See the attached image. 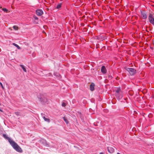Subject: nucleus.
<instances>
[{
    "mask_svg": "<svg viewBox=\"0 0 154 154\" xmlns=\"http://www.w3.org/2000/svg\"><path fill=\"white\" fill-rule=\"evenodd\" d=\"M63 120H64V121H65V122H66V123L67 124H68V120H67V119L66 118V117H63Z\"/></svg>",
    "mask_w": 154,
    "mask_h": 154,
    "instance_id": "ddd939ff",
    "label": "nucleus"
},
{
    "mask_svg": "<svg viewBox=\"0 0 154 154\" xmlns=\"http://www.w3.org/2000/svg\"><path fill=\"white\" fill-rule=\"evenodd\" d=\"M62 105L63 106H66V103H63L62 104Z\"/></svg>",
    "mask_w": 154,
    "mask_h": 154,
    "instance_id": "f3484780",
    "label": "nucleus"
},
{
    "mask_svg": "<svg viewBox=\"0 0 154 154\" xmlns=\"http://www.w3.org/2000/svg\"><path fill=\"white\" fill-rule=\"evenodd\" d=\"M126 69L131 75H134L136 72V70L133 68H127Z\"/></svg>",
    "mask_w": 154,
    "mask_h": 154,
    "instance_id": "f03ea898",
    "label": "nucleus"
},
{
    "mask_svg": "<svg viewBox=\"0 0 154 154\" xmlns=\"http://www.w3.org/2000/svg\"><path fill=\"white\" fill-rule=\"evenodd\" d=\"M43 118L45 121L47 122H50V120L49 119H47L45 117H44Z\"/></svg>",
    "mask_w": 154,
    "mask_h": 154,
    "instance_id": "4468645a",
    "label": "nucleus"
},
{
    "mask_svg": "<svg viewBox=\"0 0 154 154\" xmlns=\"http://www.w3.org/2000/svg\"><path fill=\"white\" fill-rule=\"evenodd\" d=\"M149 22L152 24L154 25V18L152 14H149Z\"/></svg>",
    "mask_w": 154,
    "mask_h": 154,
    "instance_id": "7ed1b4c3",
    "label": "nucleus"
},
{
    "mask_svg": "<svg viewBox=\"0 0 154 154\" xmlns=\"http://www.w3.org/2000/svg\"><path fill=\"white\" fill-rule=\"evenodd\" d=\"M141 16L144 19H146L147 17L146 14L143 12H141Z\"/></svg>",
    "mask_w": 154,
    "mask_h": 154,
    "instance_id": "0eeeda50",
    "label": "nucleus"
},
{
    "mask_svg": "<svg viewBox=\"0 0 154 154\" xmlns=\"http://www.w3.org/2000/svg\"><path fill=\"white\" fill-rule=\"evenodd\" d=\"M100 154H104L102 152H101L100 153Z\"/></svg>",
    "mask_w": 154,
    "mask_h": 154,
    "instance_id": "6ab92c4d",
    "label": "nucleus"
},
{
    "mask_svg": "<svg viewBox=\"0 0 154 154\" xmlns=\"http://www.w3.org/2000/svg\"><path fill=\"white\" fill-rule=\"evenodd\" d=\"M0 84L2 87V88H3V89H4V87H3V85L2 84V83L1 82H0Z\"/></svg>",
    "mask_w": 154,
    "mask_h": 154,
    "instance_id": "a211bd4d",
    "label": "nucleus"
},
{
    "mask_svg": "<svg viewBox=\"0 0 154 154\" xmlns=\"http://www.w3.org/2000/svg\"><path fill=\"white\" fill-rule=\"evenodd\" d=\"M13 28L14 30H17L19 29V28L18 26L16 25L14 26H13Z\"/></svg>",
    "mask_w": 154,
    "mask_h": 154,
    "instance_id": "9b49d317",
    "label": "nucleus"
},
{
    "mask_svg": "<svg viewBox=\"0 0 154 154\" xmlns=\"http://www.w3.org/2000/svg\"><path fill=\"white\" fill-rule=\"evenodd\" d=\"M101 71L104 74H105L106 72V69L104 66H102L101 69Z\"/></svg>",
    "mask_w": 154,
    "mask_h": 154,
    "instance_id": "423d86ee",
    "label": "nucleus"
},
{
    "mask_svg": "<svg viewBox=\"0 0 154 154\" xmlns=\"http://www.w3.org/2000/svg\"><path fill=\"white\" fill-rule=\"evenodd\" d=\"M0 111L1 112H2V110L0 109Z\"/></svg>",
    "mask_w": 154,
    "mask_h": 154,
    "instance_id": "aec40b11",
    "label": "nucleus"
},
{
    "mask_svg": "<svg viewBox=\"0 0 154 154\" xmlns=\"http://www.w3.org/2000/svg\"><path fill=\"white\" fill-rule=\"evenodd\" d=\"M61 5L60 4H59L57 5V8L58 9V8H60L61 7Z\"/></svg>",
    "mask_w": 154,
    "mask_h": 154,
    "instance_id": "2eb2a0df",
    "label": "nucleus"
},
{
    "mask_svg": "<svg viewBox=\"0 0 154 154\" xmlns=\"http://www.w3.org/2000/svg\"><path fill=\"white\" fill-rule=\"evenodd\" d=\"M1 51V49L0 48V52Z\"/></svg>",
    "mask_w": 154,
    "mask_h": 154,
    "instance_id": "4be33fe9",
    "label": "nucleus"
},
{
    "mask_svg": "<svg viewBox=\"0 0 154 154\" xmlns=\"http://www.w3.org/2000/svg\"><path fill=\"white\" fill-rule=\"evenodd\" d=\"M2 10L4 11L6 13H8L10 12V11H9L8 9L5 8H3Z\"/></svg>",
    "mask_w": 154,
    "mask_h": 154,
    "instance_id": "9d476101",
    "label": "nucleus"
},
{
    "mask_svg": "<svg viewBox=\"0 0 154 154\" xmlns=\"http://www.w3.org/2000/svg\"><path fill=\"white\" fill-rule=\"evenodd\" d=\"M20 65V66L23 69V71L25 72H26V68H25L24 66L22 65Z\"/></svg>",
    "mask_w": 154,
    "mask_h": 154,
    "instance_id": "1a4fd4ad",
    "label": "nucleus"
},
{
    "mask_svg": "<svg viewBox=\"0 0 154 154\" xmlns=\"http://www.w3.org/2000/svg\"><path fill=\"white\" fill-rule=\"evenodd\" d=\"M117 154H120V153H119V152H118V153H117Z\"/></svg>",
    "mask_w": 154,
    "mask_h": 154,
    "instance_id": "412c9836",
    "label": "nucleus"
},
{
    "mask_svg": "<svg viewBox=\"0 0 154 154\" xmlns=\"http://www.w3.org/2000/svg\"><path fill=\"white\" fill-rule=\"evenodd\" d=\"M120 91V88H118L116 90V92L118 93H119Z\"/></svg>",
    "mask_w": 154,
    "mask_h": 154,
    "instance_id": "dca6fc26",
    "label": "nucleus"
},
{
    "mask_svg": "<svg viewBox=\"0 0 154 154\" xmlns=\"http://www.w3.org/2000/svg\"><path fill=\"white\" fill-rule=\"evenodd\" d=\"M90 89L91 91H93L94 90V83H92L91 84L90 87Z\"/></svg>",
    "mask_w": 154,
    "mask_h": 154,
    "instance_id": "6e6552de",
    "label": "nucleus"
},
{
    "mask_svg": "<svg viewBox=\"0 0 154 154\" xmlns=\"http://www.w3.org/2000/svg\"><path fill=\"white\" fill-rule=\"evenodd\" d=\"M107 150L110 153H112L114 152V148L111 146H108L107 147Z\"/></svg>",
    "mask_w": 154,
    "mask_h": 154,
    "instance_id": "20e7f679",
    "label": "nucleus"
},
{
    "mask_svg": "<svg viewBox=\"0 0 154 154\" xmlns=\"http://www.w3.org/2000/svg\"><path fill=\"white\" fill-rule=\"evenodd\" d=\"M3 137L6 139H7L10 144L13 148L17 152H22V150L21 148L15 142L8 137L6 134H3Z\"/></svg>",
    "mask_w": 154,
    "mask_h": 154,
    "instance_id": "f257e3e1",
    "label": "nucleus"
},
{
    "mask_svg": "<svg viewBox=\"0 0 154 154\" xmlns=\"http://www.w3.org/2000/svg\"><path fill=\"white\" fill-rule=\"evenodd\" d=\"M36 13L37 15L41 16L43 14V11L41 10L38 9L36 10Z\"/></svg>",
    "mask_w": 154,
    "mask_h": 154,
    "instance_id": "39448f33",
    "label": "nucleus"
},
{
    "mask_svg": "<svg viewBox=\"0 0 154 154\" xmlns=\"http://www.w3.org/2000/svg\"><path fill=\"white\" fill-rule=\"evenodd\" d=\"M2 8V7L0 6V8Z\"/></svg>",
    "mask_w": 154,
    "mask_h": 154,
    "instance_id": "5701e85b",
    "label": "nucleus"
},
{
    "mask_svg": "<svg viewBox=\"0 0 154 154\" xmlns=\"http://www.w3.org/2000/svg\"><path fill=\"white\" fill-rule=\"evenodd\" d=\"M13 45H14V46L17 47V48H18V49H20V48L17 44L14 43H13Z\"/></svg>",
    "mask_w": 154,
    "mask_h": 154,
    "instance_id": "f8f14e48",
    "label": "nucleus"
}]
</instances>
